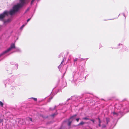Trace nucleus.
<instances>
[{"label": "nucleus", "instance_id": "nucleus-1", "mask_svg": "<svg viewBox=\"0 0 129 129\" xmlns=\"http://www.w3.org/2000/svg\"><path fill=\"white\" fill-rule=\"evenodd\" d=\"M19 3L17 4H15L12 7L13 10L12 11L13 13L15 12H18L20 8L22 7L24 4L27 2V0H19Z\"/></svg>", "mask_w": 129, "mask_h": 129}, {"label": "nucleus", "instance_id": "nucleus-2", "mask_svg": "<svg viewBox=\"0 0 129 129\" xmlns=\"http://www.w3.org/2000/svg\"><path fill=\"white\" fill-rule=\"evenodd\" d=\"M13 10V8L12 7V9H11L9 11L6 10L3 13L0 14V20L4 21L5 18L6 16H8L9 14L11 16H13L16 14L17 13V12L13 13V11H12Z\"/></svg>", "mask_w": 129, "mask_h": 129}, {"label": "nucleus", "instance_id": "nucleus-3", "mask_svg": "<svg viewBox=\"0 0 129 129\" xmlns=\"http://www.w3.org/2000/svg\"><path fill=\"white\" fill-rule=\"evenodd\" d=\"M15 48V45L14 43H12L10 47L8 49L6 50L0 54V57L2 56L4 54L10 51L12 49L14 48Z\"/></svg>", "mask_w": 129, "mask_h": 129}, {"label": "nucleus", "instance_id": "nucleus-4", "mask_svg": "<svg viewBox=\"0 0 129 129\" xmlns=\"http://www.w3.org/2000/svg\"><path fill=\"white\" fill-rule=\"evenodd\" d=\"M76 115H75L72 117H71L68 120H67L66 121H64L63 123H67L68 125L70 126L71 124L72 121L74 119V117H76Z\"/></svg>", "mask_w": 129, "mask_h": 129}, {"label": "nucleus", "instance_id": "nucleus-5", "mask_svg": "<svg viewBox=\"0 0 129 129\" xmlns=\"http://www.w3.org/2000/svg\"><path fill=\"white\" fill-rule=\"evenodd\" d=\"M11 21V19L10 18H9L7 19V20L4 21V23L5 24H6L10 22Z\"/></svg>", "mask_w": 129, "mask_h": 129}, {"label": "nucleus", "instance_id": "nucleus-6", "mask_svg": "<svg viewBox=\"0 0 129 129\" xmlns=\"http://www.w3.org/2000/svg\"><path fill=\"white\" fill-rule=\"evenodd\" d=\"M85 123V122L83 121L80 122L78 125V126H79L80 125H82Z\"/></svg>", "mask_w": 129, "mask_h": 129}, {"label": "nucleus", "instance_id": "nucleus-7", "mask_svg": "<svg viewBox=\"0 0 129 129\" xmlns=\"http://www.w3.org/2000/svg\"><path fill=\"white\" fill-rule=\"evenodd\" d=\"M112 114H113L114 115L118 116L119 114V113H117L115 112H112Z\"/></svg>", "mask_w": 129, "mask_h": 129}, {"label": "nucleus", "instance_id": "nucleus-8", "mask_svg": "<svg viewBox=\"0 0 129 129\" xmlns=\"http://www.w3.org/2000/svg\"><path fill=\"white\" fill-rule=\"evenodd\" d=\"M21 51V50L19 48H16V52H20Z\"/></svg>", "mask_w": 129, "mask_h": 129}, {"label": "nucleus", "instance_id": "nucleus-9", "mask_svg": "<svg viewBox=\"0 0 129 129\" xmlns=\"http://www.w3.org/2000/svg\"><path fill=\"white\" fill-rule=\"evenodd\" d=\"M107 123H108V122L109 121V119L108 118H106Z\"/></svg>", "mask_w": 129, "mask_h": 129}, {"label": "nucleus", "instance_id": "nucleus-10", "mask_svg": "<svg viewBox=\"0 0 129 129\" xmlns=\"http://www.w3.org/2000/svg\"><path fill=\"white\" fill-rule=\"evenodd\" d=\"M99 126H101V125H100V123L101 122L100 119L99 118Z\"/></svg>", "mask_w": 129, "mask_h": 129}, {"label": "nucleus", "instance_id": "nucleus-11", "mask_svg": "<svg viewBox=\"0 0 129 129\" xmlns=\"http://www.w3.org/2000/svg\"><path fill=\"white\" fill-rule=\"evenodd\" d=\"M31 98L33 99L34 101H36L37 100V99L36 98Z\"/></svg>", "mask_w": 129, "mask_h": 129}, {"label": "nucleus", "instance_id": "nucleus-12", "mask_svg": "<svg viewBox=\"0 0 129 129\" xmlns=\"http://www.w3.org/2000/svg\"><path fill=\"white\" fill-rule=\"evenodd\" d=\"M0 105L1 106H2L3 105V103L1 101H0Z\"/></svg>", "mask_w": 129, "mask_h": 129}, {"label": "nucleus", "instance_id": "nucleus-13", "mask_svg": "<svg viewBox=\"0 0 129 129\" xmlns=\"http://www.w3.org/2000/svg\"><path fill=\"white\" fill-rule=\"evenodd\" d=\"M24 26H25V25H23L21 27L20 29H22L24 27Z\"/></svg>", "mask_w": 129, "mask_h": 129}, {"label": "nucleus", "instance_id": "nucleus-14", "mask_svg": "<svg viewBox=\"0 0 129 129\" xmlns=\"http://www.w3.org/2000/svg\"><path fill=\"white\" fill-rule=\"evenodd\" d=\"M35 1V0H32L31 2V4H32L34 2V1Z\"/></svg>", "mask_w": 129, "mask_h": 129}, {"label": "nucleus", "instance_id": "nucleus-15", "mask_svg": "<svg viewBox=\"0 0 129 129\" xmlns=\"http://www.w3.org/2000/svg\"><path fill=\"white\" fill-rule=\"evenodd\" d=\"M79 119H80V118H77L76 119V120L77 122H78L79 121Z\"/></svg>", "mask_w": 129, "mask_h": 129}, {"label": "nucleus", "instance_id": "nucleus-16", "mask_svg": "<svg viewBox=\"0 0 129 129\" xmlns=\"http://www.w3.org/2000/svg\"><path fill=\"white\" fill-rule=\"evenodd\" d=\"M3 122V120L2 119H0V123H1V122Z\"/></svg>", "mask_w": 129, "mask_h": 129}, {"label": "nucleus", "instance_id": "nucleus-17", "mask_svg": "<svg viewBox=\"0 0 129 129\" xmlns=\"http://www.w3.org/2000/svg\"><path fill=\"white\" fill-rule=\"evenodd\" d=\"M30 18H29L27 20V22H28V21H29L30 20Z\"/></svg>", "mask_w": 129, "mask_h": 129}, {"label": "nucleus", "instance_id": "nucleus-18", "mask_svg": "<svg viewBox=\"0 0 129 129\" xmlns=\"http://www.w3.org/2000/svg\"><path fill=\"white\" fill-rule=\"evenodd\" d=\"M58 68L59 69H60L61 68V66H60V65L59 66H58Z\"/></svg>", "mask_w": 129, "mask_h": 129}, {"label": "nucleus", "instance_id": "nucleus-19", "mask_svg": "<svg viewBox=\"0 0 129 129\" xmlns=\"http://www.w3.org/2000/svg\"><path fill=\"white\" fill-rule=\"evenodd\" d=\"M91 120V121H92L93 123L94 122V120H93V119L91 120H91Z\"/></svg>", "mask_w": 129, "mask_h": 129}, {"label": "nucleus", "instance_id": "nucleus-20", "mask_svg": "<svg viewBox=\"0 0 129 129\" xmlns=\"http://www.w3.org/2000/svg\"><path fill=\"white\" fill-rule=\"evenodd\" d=\"M105 127H106V126L105 125H104L102 127L103 128Z\"/></svg>", "mask_w": 129, "mask_h": 129}, {"label": "nucleus", "instance_id": "nucleus-21", "mask_svg": "<svg viewBox=\"0 0 129 129\" xmlns=\"http://www.w3.org/2000/svg\"><path fill=\"white\" fill-rule=\"evenodd\" d=\"M120 45H122V44L120 43H119L118 44V46H120Z\"/></svg>", "mask_w": 129, "mask_h": 129}, {"label": "nucleus", "instance_id": "nucleus-22", "mask_svg": "<svg viewBox=\"0 0 129 129\" xmlns=\"http://www.w3.org/2000/svg\"><path fill=\"white\" fill-rule=\"evenodd\" d=\"M87 119V118H83V119Z\"/></svg>", "mask_w": 129, "mask_h": 129}, {"label": "nucleus", "instance_id": "nucleus-23", "mask_svg": "<svg viewBox=\"0 0 129 129\" xmlns=\"http://www.w3.org/2000/svg\"><path fill=\"white\" fill-rule=\"evenodd\" d=\"M17 1H15L14 2V3H15Z\"/></svg>", "mask_w": 129, "mask_h": 129}, {"label": "nucleus", "instance_id": "nucleus-24", "mask_svg": "<svg viewBox=\"0 0 129 129\" xmlns=\"http://www.w3.org/2000/svg\"><path fill=\"white\" fill-rule=\"evenodd\" d=\"M63 62V60L62 61V62H61V64Z\"/></svg>", "mask_w": 129, "mask_h": 129}, {"label": "nucleus", "instance_id": "nucleus-25", "mask_svg": "<svg viewBox=\"0 0 129 129\" xmlns=\"http://www.w3.org/2000/svg\"><path fill=\"white\" fill-rule=\"evenodd\" d=\"M123 15L124 17H125V15L124 14H123Z\"/></svg>", "mask_w": 129, "mask_h": 129}, {"label": "nucleus", "instance_id": "nucleus-26", "mask_svg": "<svg viewBox=\"0 0 129 129\" xmlns=\"http://www.w3.org/2000/svg\"><path fill=\"white\" fill-rule=\"evenodd\" d=\"M30 119L31 121H32V119H31L30 118Z\"/></svg>", "mask_w": 129, "mask_h": 129}, {"label": "nucleus", "instance_id": "nucleus-27", "mask_svg": "<svg viewBox=\"0 0 129 129\" xmlns=\"http://www.w3.org/2000/svg\"><path fill=\"white\" fill-rule=\"evenodd\" d=\"M52 98H51V99Z\"/></svg>", "mask_w": 129, "mask_h": 129}, {"label": "nucleus", "instance_id": "nucleus-28", "mask_svg": "<svg viewBox=\"0 0 129 129\" xmlns=\"http://www.w3.org/2000/svg\"><path fill=\"white\" fill-rule=\"evenodd\" d=\"M76 60H75V61H76Z\"/></svg>", "mask_w": 129, "mask_h": 129}, {"label": "nucleus", "instance_id": "nucleus-29", "mask_svg": "<svg viewBox=\"0 0 129 129\" xmlns=\"http://www.w3.org/2000/svg\"><path fill=\"white\" fill-rule=\"evenodd\" d=\"M38 0V1H39V0Z\"/></svg>", "mask_w": 129, "mask_h": 129}]
</instances>
